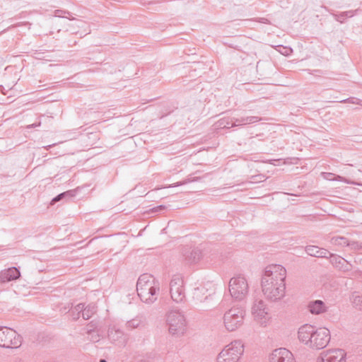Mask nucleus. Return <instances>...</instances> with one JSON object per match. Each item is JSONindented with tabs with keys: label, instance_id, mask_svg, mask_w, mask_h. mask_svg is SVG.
<instances>
[{
	"label": "nucleus",
	"instance_id": "obj_1",
	"mask_svg": "<svg viewBox=\"0 0 362 362\" xmlns=\"http://www.w3.org/2000/svg\"><path fill=\"white\" fill-rule=\"evenodd\" d=\"M285 269L280 265L269 266L262 280L264 294L272 300L281 298L284 294Z\"/></svg>",
	"mask_w": 362,
	"mask_h": 362
},
{
	"label": "nucleus",
	"instance_id": "obj_2",
	"mask_svg": "<svg viewBox=\"0 0 362 362\" xmlns=\"http://www.w3.org/2000/svg\"><path fill=\"white\" fill-rule=\"evenodd\" d=\"M156 282L153 276L148 274L141 275L137 282V291L140 298L144 301L152 300L156 288Z\"/></svg>",
	"mask_w": 362,
	"mask_h": 362
},
{
	"label": "nucleus",
	"instance_id": "obj_3",
	"mask_svg": "<svg viewBox=\"0 0 362 362\" xmlns=\"http://www.w3.org/2000/svg\"><path fill=\"white\" fill-rule=\"evenodd\" d=\"M21 344V338L17 333L9 328H0V346L6 348H16Z\"/></svg>",
	"mask_w": 362,
	"mask_h": 362
},
{
	"label": "nucleus",
	"instance_id": "obj_4",
	"mask_svg": "<svg viewBox=\"0 0 362 362\" xmlns=\"http://www.w3.org/2000/svg\"><path fill=\"white\" fill-rule=\"evenodd\" d=\"M243 352L242 345L233 344L221 352L218 357V362H237Z\"/></svg>",
	"mask_w": 362,
	"mask_h": 362
},
{
	"label": "nucleus",
	"instance_id": "obj_5",
	"mask_svg": "<svg viewBox=\"0 0 362 362\" xmlns=\"http://www.w3.org/2000/svg\"><path fill=\"white\" fill-rule=\"evenodd\" d=\"M247 289V283L243 277L233 278L230 281L229 291L231 296L235 298L241 299L245 297Z\"/></svg>",
	"mask_w": 362,
	"mask_h": 362
},
{
	"label": "nucleus",
	"instance_id": "obj_6",
	"mask_svg": "<svg viewBox=\"0 0 362 362\" xmlns=\"http://www.w3.org/2000/svg\"><path fill=\"white\" fill-rule=\"evenodd\" d=\"M243 313L237 310H229L224 316V322L228 330L233 331L243 322Z\"/></svg>",
	"mask_w": 362,
	"mask_h": 362
},
{
	"label": "nucleus",
	"instance_id": "obj_7",
	"mask_svg": "<svg viewBox=\"0 0 362 362\" xmlns=\"http://www.w3.org/2000/svg\"><path fill=\"white\" fill-rule=\"evenodd\" d=\"M329 339V331L325 327H321L315 331L310 344L316 348H323L328 344Z\"/></svg>",
	"mask_w": 362,
	"mask_h": 362
},
{
	"label": "nucleus",
	"instance_id": "obj_8",
	"mask_svg": "<svg viewBox=\"0 0 362 362\" xmlns=\"http://www.w3.org/2000/svg\"><path fill=\"white\" fill-rule=\"evenodd\" d=\"M271 362H295L293 354L288 350H275L271 356Z\"/></svg>",
	"mask_w": 362,
	"mask_h": 362
},
{
	"label": "nucleus",
	"instance_id": "obj_9",
	"mask_svg": "<svg viewBox=\"0 0 362 362\" xmlns=\"http://www.w3.org/2000/svg\"><path fill=\"white\" fill-rule=\"evenodd\" d=\"M183 283L180 279H174L170 284V292L173 299L177 302L181 301L183 298Z\"/></svg>",
	"mask_w": 362,
	"mask_h": 362
},
{
	"label": "nucleus",
	"instance_id": "obj_10",
	"mask_svg": "<svg viewBox=\"0 0 362 362\" xmlns=\"http://www.w3.org/2000/svg\"><path fill=\"white\" fill-rule=\"evenodd\" d=\"M315 331V328L312 325H305L298 330V339L304 343H310Z\"/></svg>",
	"mask_w": 362,
	"mask_h": 362
},
{
	"label": "nucleus",
	"instance_id": "obj_11",
	"mask_svg": "<svg viewBox=\"0 0 362 362\" xmlns=\"http://www.w3.org/2000/svg\"><path fill=\"white\" fill-rule=\"evenodd\" d=\"M19 276V271L16 268L12 267L1 274V280L2 281H9L17 279Z\"/></svg>",
	"mask_w": 362,
	"mask_h": 362
},
{
	"label": "nucleus",
	"instance_id": "obj_12",
	"mask_svg": "<svg viewBox=\"0 0 362 362\" xmlns=\"http://www.w3.org/2000/svg\"><path fill=\"white\" fill-rule=\"evenodd\" d=\"M306 252L308 255L315 257H322L326 254L325 250L319 249L316 246H309L306 249Z\"/></svg>",
	"mask_w": 362,
	"mask_h": 362
},
{
	"label": "nucleus",
	"instance_id": "obj_13",
	"mask_svg": "<svg viewBox=\"0 0 362 362\" xmlns=\"http://www.w3.org/2000/svg\"><path fill=\"white\" fill-rule=\"evenodd\" d=\"M322 303L321 301H315L310 305V311L312 313L319 314L322 312Z\"/></svg>",
	"mask_w": 362,
	"mask_h": 362
},
{
	"label": "nucleus",
	"instance_id": "obj_14",
	"mask_svg": "<svg viewBox=\"0 0 362 362\" xmlns=\"http://www.w3.org/2000/svg\"><path fill=\"white\" fill-rule=\"evenodd\" d=\"M259 313H257V314L255 315V317H259Z\"/></svg>",
	"mask_w": 362,
	"mask_h": 362
},
{
	"label": "nucleus",
	"instance_id": "obj_15",
	"mask_svg": "<svg viewBox=\"0 0 362 362\" xmlns=\"http://www.w3.org/2000/svg\"><path fill=\"white\" fill-rule=\"evenodd\" d=\"M100 362H106V361H105V360L102 359V360H100Z\"/></svg>",
	"mask_w": 362,
	"mask_h": 362
},
{
	"label": "nucleus",
	"instance_id": "obj_16",
	"mask_svg": "<svg viewBox=\"0 0 362 362\" xmlns=\"http://www.w3.org/2000/svg\"><path fill=\"white\" fill-rule=\"evenodd\" d=\"M58 199H59L55 198V199H54V201H57Z\"/></svg>",
	"mask_w": 362,
	"mask_h": 362
}]
</instances>
